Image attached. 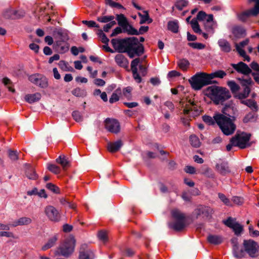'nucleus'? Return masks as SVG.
Instances as JSON below:
<instances>
[{
	"mask_svg": "<svg viewBox=\"0 0 259 259\" xmlns=\"http://www.w3.org/2000/svg\"><path fill=\"white\" fill-rule=\"evenodd\" d=\"M216 170L222 175H226L231 172V170L227 161H222L220 163H217L215 165Z\"/></svg>",
	"mask_w": 259,
	"mask_h": 259,
	"instance_id": "23",
	"label": "nucleus"
},
{
	"mask_svg": "<svg viewBox=\"0 0 259 259\" xmlns=\"http://www.w3.org/2000/svg\"><path fill=\"white\" fill-rule=\"evenodd\" d=\"M223 223L226 226L232 229L236 235H240L243 231V226L236 222L235 219L229 217L227 220L223 221Z\"/></svg>",
	"mask_w": 259,
	"mask_h": 259,
	"instance_id": "13",
	"label": "nucleus"
},
{
	"mask_svg": "<svg viewBox=\"0 0 259 259\" xmlns=\"http://www.w3.org/2000/svg\"><path fill=\"white\" fill-rule=\"evenodd\" d=\"M98 236L99 239L103 242H106L108 241L107 232L105 231H100L98 232Z\"/></svg>",
	"mask_w": 259,
	"mask_h": 259,
	"instance_id": "59",
	"label": "nucleus"
},
{
	"mask_svg": "<svg viewBox=\"0 0 259 259\" xmlns=\"http://www.w3.org/2000/svg\"><path fill=\"white\" fill-rule=\"evenodd\" d=\"M82 23L83 24L87 25L90 28H92V27L99 28V25L98 24H97L95 21H92V20H91V21L83 20L82 21Z\"/></svg>",
	"mask_w": 259,
	"mask_h": 259,
	"instance_id": "63",
	"label": "nucleus"
},
{
	"mask_svg": "<svg viewBox=\"0 0 259 259\" xmlns=\"http://www.w3.org/2000/svg\"><path fill=\"white\" fill-rule=\"evenodd\" d=\"M178 66L183 70L186 71L188 68L190 63L186 59H180L177 62Z\"/></svg>",
	"mask_w": 259,
	"mask_h": 259,
	"instance_id": "41",
	"label": "nucleus"
},
{
	"mask_svg": "<svg viewBox=\"0 0 259 259\" xmlns=\"http://www.w3.org/2000/svg\"><path fill=\"white\" fill-rule=\"evenodd\" d=\"M9 157L12 161H16L19 158V153L17 150L9 149L8 151Z\"/></svg>",
	"mask_w": 259,
	"mask_h": 259,
	"instance_id": "52",
	"label": "nucleus"
},
{
	"mask_svg": "<svg viewBox=\"0 0 259 259\" xmlns=\"http://www.w3.org/2000/svg\"><path fill=\"white\" fill-rule=\"evenodd\" d=\"M207 240L209 243L214 245L220 244L223 241V238L221 236L215 235H209Z\"/></svg>",
	"mask_w": 259,
	"mask_h": 259,
	"instance_id": "32",
	"label": "nucleus"
},
{
	"mask_svg": "<svg viewBox=\"0 0 259 259\" xmlns=\"http://www.w3.org/2000/svg\"><path fill=\"white\" fill-rule=\"evenodd\" d=\"M227 75L226 73L221 70H217L214 72L208 74L210 80H211L214 78H223Z\"/></svg>",
	"mask_w": 259,
	"mask_h": 259,
	"instance_id": "38",
	"label": "nucleus"
},
{
	"mask_svg": "<svg viewBox=\"0 0 259 259\" xmlns=\"http://www.w3.org/2000/svg\"><path fill=\"white\" fill-rule=\"evenodd\" d=\"M75 240L73 237L66 238L55 251V255L68 257L74 251Z\"/></svg>",
	"mask_w": 259,
	"mask_h": 259,
	"instance_id": "6",
	"label": "nucleus"
},
{
	"mask_svg": "<svg viewBox=\"0 0 259 259\" xmlns=\"http://www.w3.org/2000/svg\"><path fill=\"white\" fill-rule=\"evenodd\" d=\"M25 165L26 167L25 175L26 177L30 180H36L38 178V175L36 174L33 167L27 163Z\"/></svg>",
	"mask_w": 259,
	"mask_h": 259,
	"instance_id": "29",
	"label": "nucleus"
},
{
	"mask_svg": "<svg viewBox=\"0 0 259 259\" xmlns=\"http://www.w3.org/2000/svg\"><path fill=\"white\" fill-rule=\"evenodd\" d=\"M202 119L203 121L208 125H214L216 123L214 118L206 115L203 116Z\"/></svg>",
	"mask_w": 259,
	"mask_h": 259,
	"instance_id": "60",
	"label": "nucleus"
},
{
	"mask_svg": "<svg viewBox=\"0 0 259 259\" xmlns=\"http://www.w3.org/2000/svg\"><path fill=\"white\" fill-rule=\"evenodd\" d=\"M68 40H56L53 45L54 49L60 54L67 52L69 48Z\"/></svg>",
	"mask_w": 259,
	"mask_h": 259,
	"instance_id": "20",
	"label": "nucleus"
},
{
	"mask_svg": "<svg viewBox=\"0 0 259 259\" xmlns=\"http://www.w3.org/2000/svg\"><path fill=\"white\" fill-rule=\"evenodd\" d=\"M140 60L139 58H136L134 59L131 62V69L132 71H133L136 69L138 70L137 66L140 63Z\"/></svg>",
	"mask_w": 259,
	"mask_h": 259,
	"instance_id": "64",
	"label": "nucleus"
},
{
	"mask_svg": "<svg viewBox=\"0 0 259 259\" xmlns=\"http://www.w3.org/2000/svg\"><path fill=\"white\" fill-rule=\"evenodd\" d=\"M94 258L95 254L88 245L86 244L81 245L79 250V258L94 259Z\"/></svg>",
	"mask_w": 259,
	"mask_h": 259,
	"instance_id": "17",
	"label": "nucleus"
},
{
	"mask_svg": "<svg viewBox=\"0 0 259 259\" xmlns=\"http://www.w3.org/2000/svg\"><path fill=\"white\" fill-rule=\"evenodd\" d=\"M104 123L105 128L109 132L117 134L120 132V124L117 120L107 118L105 119Z\"/></svg>",
	"mask_w": 259,
	"mask_h": 259,
	"instance_id": "12",
	"label": "nucleus"
},
{
	"mask_svg": "<svg viewBox=\"0 0 259 259\" xmlns=\"http://www.w3.org/2000/svg\"><path fill=\"white\" fill-rule=\"evenodd\" d=\"M195 213L197 218L199 216L203 215V217L208 219L211 218L212 214L213 213V209L209 206L205 205H199L195 209Z\"/></svg>",
	"mask_w": 259,
	"mask_h": 259,
	"instance_id": "15",
	"label": "nucleus"
},
{
	"mask_svg": "<svg viewBox=\"0 0 259 259\" xmlns=\"http://www.w3.org/2000/svg\"><path fill=\"white\" fill-rule=\"evenodd\" d=\"M234 136L237 137V140L235 141L236 147L243 149L251 145L250 144H248L250 139V134L242 132L241 134H236Z\"/></svg>",
	"mask_w": 259,
	"mask_h": 259,
	"instance_id": "8",
	"label": "nucleus"
},
{
	"mask_svg": "<svg viewBox=\"0 0 259 259\" xmlns=\"http://www.w3.org/2000/svg\"><path fill=\"white\" fill-rule=\"evenodd\" d=\"M218 197L225 205L227 206L232 205L230 200L224 194L219 193L218 194Z\"/></svg>",
	"mask_w": 259,
	"mask_h": 259,
	"instance_id": "55",
	"label": "nucleus"
},
{
	"mask_svg": "<svg viewBox=\"0 0 259 259\" xmlns=\"http://www.w3.org/2000/svg\"><path fill=\"white\" fill-rule=\"evenodd\" d=\"M236 109L234 108L232 104H226L222 109L223 114L235 120L236 118L234 116Z\"/></svg>",
	"mask_w": 259,
	"mask_h": 259,
	"instance_id": "24",
	"label": "nucleus"
},
{
	"mask_svg": "<svg viewBox=\"0 0 259 259\" xmlns=\"http://www.w3.org/2000/svg\"><path fill=\"white\" fill-rule=\"evenodd\" d=\"M45 213L49 220L52 222H58L61 220V214L53 206H47L45 208Z\"/></svg>",
	"mask_w": 259,
	"mask_h": 259,
	"instance_id": "10",
	"label": "nucleus"
},
{
	"mask_svg": "<svg viewBox=\"0 0 259 259\" xmlns=\"http://www.w3.org/2000/svg\"><path fill=\"white\" fill-rule=\"evenodd\" d=\"M115 61L120 67L127 68L128 65V61L127 58L121 54H117L115 57Z\"/></svg>",
	"mask_w": 259,
	"mask_h": 259,
	"instance_id": "27",
	"label": "nucleus"
},
{
	"mask_svg": "<svg viewBox=\"0 0 259 259\" xmlns=\"http://www.w3.org/2000/svg\"><path fill=\"white\" fill-rule=\"evenodd\" d=\"M46 188L55 193L58 194L60 193L59 187L51 183L47 184Z\"/></svg>",
	"mask_w": 259,
	"mask_h": 259,
	"instance_id": "56",
	"label": "nucleus"
},
{
	"mask_svg": "<svg viewBox=\"0 0 259 259\" xmlns=\"http://www.w3.org/2000/svg\"><path fill=\"white\" fill-rule=\"evenodd\" d=\"M243 91L238 93L237 94L234 95V97L236 99H246L248 97L250 92L251 88L243 84Z\"/></svg>",
	"mask_w": 259,
	"mask_h": 259,
	"instance_id": "26",
	"label": "nucleus"
},
{
	"mask_svg": "<svg viewBox=\"0 0 259 259\" xmlns=\"http://www.w3.org/2000/svg\"><path fill=\"white\" fill-rule=\"evenodd\" d=\"M40 98L41 94L39 93L27 94L25 96V101L30 104L38 101Z\"/></svg>",
	"mask_w": 259,
	"mask_h": 259,
	"instance_id": "31",
	"label": "nucleus"
},
{
	"mask_svg": "<svg viewBox=\"0 0 259 259\" xmlns=\"http://www.w3.org/2000/svg\"><path fill=\"white\" fill-rule=\"evenodd\" d=\"M178 21L176 20L174 21H169L167 23L168 29L173 33H177L179 31Z\"/></svg>",
	"mask_w": 259,
	"mask_h": 259,
	"instance_id": "36",
	"label": "nucleus"
},
{
	"mask_svg": "<svg viewBox=\"0 0 259 259\" xmlns=\"http://www.w3.org/2000/svg\"><path fill=\"white\" fill-rule=\"evenodd\" d=\"M97 34L98 36L101 38L102 42L106 45H108L109 41V39L107 37L106 34L103 32L101 29H99Z\"/></svg>",
	"mask_w": 259,
	"mask_h": 259,
	"instance_id": "49",
	"label": "nucleus"
},
{
	"mask_svg": "<svg viewBox=\"0 0 259 259\" xmlns=\"http://www.w3.org/2000/svg\"><path fill=\"white\" fill-rule=\"evenodd\" d=\"M245 254L247 253L251 257H256L258 255L259 245L252 239L244 240L243 243Z\"/></svg>",
	"mask_w": 259,
	"mask_h": 259,
	"instance_id": "7",
	"label": "nucleus"
},
{
	"mask_svg": "<svg viewBox=\"0 0 259 259\" xmlns=\"http://www.w3.org/2000/svg\"><path fill=\"white\" fill-rule=\"evenodd\" d=\"M144 51V48L143 45L138 42V45H134L132 46L130 53H129V57L133 58L136 55L137 56H140L142 54H143Z\"/></svg>",
	"mask_w": 259,
	"mask_h": 259,
	"instance_id": "22",
	"label": "nucleus"
},
{
	"mask_svg": "<svg viewBox=\"0 0 259 259\" xmlns=\"http://www.w3.org/2000/svg\"><path fill=\"white\" fill-rule=\"evenodd\" d=\"M123 32L131 35H138V30L129 23L123 28Z\"/></svg>",
	"mask_w": 259,
	"mask_h": 259,
	"instance_id": "35",
	"label": "nucleus"
},
{
	"mask_svg": "<svg viewBox=\"0 0 259 259\" xmlns=\"http://www.w3.org/2000/svg\"><path fill=\"white\" fill-rule=\"evenodd\" d=\"M25 13L24 10H15L9 8L5 10L3 15L4 17L8 19H19L25 16Z\"/></svg>",
	"mask_w": 259,
	"mask_h": 259,
	"instance_id": "9",
	"label": "nucleus"
},
{
	"mask_svg": "<svg viewBox=\"0 0 259 259\" xmlns=\"http://www.w3.org/2000/svg\"><path fill=\"white\" fill-rule=\"evenodd\" d=\"M29 80L41 88H46L48 86V81L46 77L39 74H34L30 75Z\"/></svg>",
	"mask_w": 259,
	"mask_h": 259,
	"instance_id": "11",
	"label": "nucleus"
},
{
	"mask_svg": "<svg viewBox=\"0 0 259 259\" xmlns=\"http://www.w3.org/2000/svg\"><path fill=\"white\" fill-rule=\"evenodd\" d=\"M259 15V9L257 7L244 11L239 14L238 18L242 22H246L250 17H256Z\"/></svg>",
	"mask_w": 259,
	"mask_h": 259,
	"instance_id": "16",
	"label": "nucleus"
},
{
	"mask_svg": "<svg viewBox=\"0 0 259 259\" xmlns=\"http://www.w3.org/2000/svg\"><path fill=\"white\" fill-rule=\"evenodd\" d=\"M231 66L238 73L248 75L252 73L251 69L245 63L239 62L237 64H231Z\"/></svg>",
	"mask_w": 259,
	"mask_h": 259,
	"instance_id": "19",
	"label": "nucleus"
},
{
	"mask_svg": "<svg viewBox=\"0 0 259 259\" xmlns=\"http://www.w3.org/2000/svg\"><path fill=\"white\" fill-rule=\"evenodd\" d=\"M238 80L240 81V84L242 87H243V84L246 85L247 87L252 86L254 84V81L252 80L251 77H249L246 78L244 77L239 78Z\"/></svg>",
	"mask_w": 259,
	"mask_h": 259,
	"instance_id": "43",
	"label": "nucleus"
},
{
	"mask_svg": "<svg viewBox=\"0 0 259 259\" xmlns=\"http://www.w3.org/2000/svg\"><path fill=\"white\" fill-rule=\"evenodd\" d=\"M107 4H108L112 8H116L117 9H125V8L119 3L115 2L112 0H107Z\"/></svg>",
	"mask_w": 259,
	"mask_h": 259,
	"instance_id": "62",
	"label": "nucleus"
},
{
	"mask_svg": "<svg viewBox=\"0 0 259 259\" xmlns=\"http://www.w3.org/2000/svg\"><path fill=\"white\" fill-rule=\"evenodd\" d=\"M111 43L115 51L119 53H126L129 56L132 46L138 44V39L136 37L123 38H113Z\"/></svg>",
	"mask_w": 259,
	"mask_h": 259,
	"instance_id": "2",
	"label": "nucleus"
},
{
	"mask_svg": "<svg viewBox=\"0 0 259 259\" xmlns=\"http://www.w3.org/2000/svg\"><path fill=\"white\" fill-rule=\"evenodd\" d=\"M72 116L73 118V119L76 121V122H80L82 121L83 119V116L81 113L79 112L78 111H74L72 113Z\"/></svg>",
	"mask_w": 259,
	"mask_h": 259,
	"instance_id": "57",
	"label": "nucleus"
},
{
	"mask_svg": "<svg viewBox=\"0 0 259 259\" xmlns=\"http://www.w3.org/2000/svg\"><path fill=\"white\" fill-rule=\"evenodd\" d=\"M53 35L56 40H68L69 39V31L61 27L56 28L53 30Z\"/></svg>",
	"mask_w": 259,
	"mask_h": 259,
	"instance_id": "18",
	"label": "nucleus"
},
{
	"mask_svg": "<svg viewBox=\"0 0 259 259\" xmlns=\"http://www.w3.org/2000/svg\"><path fill=\"white\" fill-rule=\"evenodd\" d=\"M56 161L57 163L60 164L64 170L70 166V162L68 158L64 155H60L56 159Z\"/></svg>",
	"mask_w": 259,
	"mask_h": 259,
	"instance_id": "30",
	"label": "nucleus"
},
{
	"mask_svg": "<svg viewBox=\"0 0 259 259\" xmlns=\"http://www.w3.org/2000/svg\"><path fill=\"white\" fill-rule=\"evenodd\" d=\"M218 44L222 52L225 53L231 52V46L227 40L224 38L220 39L218 41Z\"/></svg>",
	"mask_w": 259,
	"mask_h": 259,
	"instance_id": "28",
	"label": "nucleus"
},
{
	"mask_svg": "<svg viewBox=\"0 0 259 259\" xmlns=\"http://www.w3.org/2000/svg\"><path fill=\"white\" fill-rule=\"evenodd\" d=\"M48 169L52 172L57 175L61 172V168L59 166L54 164L49 163L48 164Z\"/></svg>",
	"mask_w": 259,
	"mask_h": 259,
	"instance_id": "48",
	"label": "nucleus"
},
{
	"mask_svg": "<svg viewBox=\"0 0 259 259\" xmlns=\"http://www.w3.org/2000/svg\"><path fill=\"white\" fill-rule=\"evenodd\" d=\"M144 14H142L140 12H139L138 13L139 16L141 18V20L139 22V23L140 24L146 23V22L148 20V18H149V14H148V12L147 11H144Z\"/></svg>",
	"mask_w": 259,
	"mask_h": 259,
	"instance_id": "53",
	"label": "nucleus"
},
{
	"mask_svg": "<svg viewBox=\"0 0 259 259\" xmlns=\"http://www.w3.org/2000/svg\"><path fill=\"white\" fill-rule=\"evenodd\" d=\"M232 244V252L233 256L236 258H242L245 256L244 248L240 246L237 238H233L231 240Z\"/></svg>",
	"mask_w": 259,
	"mask_h": 259,
	"instance_id": "14",
	"label": "nucleus"
},
{
	"mask_svg": "<svg viewBox=\"0 0 259 259\" xmlns=\"http://www.w3.org/2000/svg\"><path fill=\"white\" fill-rule=\"evenodd\" d=\"M205 95L209 97L215 105L222 104L231 97L228 89L215 85L208 87L205 90Z\"/></svg>",
	"mask_w": 259,
	"mask_h": 259,
	"instance_id": "1",
	"label": "nucleus"
},
{
	"mask_svg": "<svg viewBox=\"0 0 259 259\" xmlns=\"http://www.w3.org/2000/svg\"><path fill=\"white\" fill-rule=\"evenodd\" d=\"M116 20L118 22V25L122 29L128 23L127 18L122 14H117Z\"/></svg>",
	"mask_w": 259,
	"mask_h": 259,
	"instance_id": "37",
	"label": "nucleus"
},
{
	"mask_svg": "<svg viewBox=\"0 0 259 259\" xmlns=\"http://www.w3.org/2000/svg\"><path fill=\"white\" fill-rule=\"evenodd\" d=\"M32 220L29 218L22 217L18 219L17 221L14 222L11 225L13 227L22 225H27L30 224Z\"/></svg>",
	"mask_w": 259,
	"mask_h": 259,
	"instance_id": "33",
	"label": "nucleus"
},
{
	"mask_svg": "<svg viewBox=\"0 0 259 259\" xmlns=\"http://www.w3.org/2000/svg\"><path fill=\"white\" fill-rule=\"evenodd\" d=\"M71 93L74 96L78 97L85 96L87 94L85 90L79 88H76L73 89Z\"/></svg>",
	"mask_w": 259,
	"mask_h": 259,
	"instance_id": "46",
	"label": "nucleus"
},
{
	"mask_svg": "<svg viewBox=\"0 0 259 259\" xmlns=\"http://www.w3.org/2000/svg\"><path fill=\"white\" fill-rule=\"evenodd\" d=\"M189 81L192 88L195 90H199L204 86L214 82L210 80L208 74L203 72L196 73Z\"/></svg>",
	"mask_w": 259,
	"mask_h": 259,
	"instance_id": "4",
	"label": "nucleus"
},
{
	"mask_svg": "<svg viewBox=\"0 0 259 259\" xmlns=\"http://www.w3.org/2000/svg\"><path fill=\"white\" fill-rule=\"evenodd\" d=\"M191 145L194 147H199L200 145V142L198 138L195 135H191L189 138Z\"/></svg>",
	"mask_w": 259,
	"mask_h": 259,
	"instance_id": "47",
	"label": "nucleus"
},
{
	"mask_svg": "<svg viewBox=\"0 0 259 259\" xmlns=\"http://www.w3.org/2000/svg\"><path fill=\"white\" fill-rule=\"evenodd\" d=\"M240 104L246 106L252 111L257 112L258 110V106L257 102L253 99H238Z\"/></svg>",
	"mask_w": 259,
	"mask_h": 259,
	"instance_id": "21",
	"label": "nucleus"
},
{
	"mask_svg": "<svg viewBox=\"0 0 259 259\" xmlns=\"http://www.w3.org/2000/svg\"><path fill=\"white\" fill-rule=\"evenodd\" d=\"M202 174L209 178H214L215 175L212 170L209 167H206Z\"/></svg>",
	"mask_w": 259,
	"mask_h": 259,
	"instance_id": "58",
	"label": "nucleus"
},
{
	"mask_svg": "<svg viewBox=\"0 0 259 259\" xmlns=\"http://www.w3.org/2000/svg\"><path fill=\"white\" fill-rule=\"evenodd\" d=\"M254 112H252L251 111L246 114L243 119V123H247L249 122L254 121L255 120V118H256V115Z\"/></svg>",
	"mask_w": 259,
	"mask_h": 259,
	"instance_id": "42",
	"label": "nucleus"
},
{
	"mask_svg": "<svg viewBox=\"0 0 259 259\" xmlns=\"http://www.w3.org/2000/svg\"><path fill=\"white\" fill-rule=\"evenodd\" d=\"M213 118L224 135L229 136L234 133L236 128L233 122L235 120L221 113L215 114Z\"/></svg>",
	"mask_w": 259,
	"mask_h": 259,
	"instance_id": "3",
	"label": "nucleus"
},
{
	"mask_svg": "<svg viewBox=\"0 0 259 259\" xmlns=\"http://www.w3.org/2000/svg\"><path fill=\"white\" fill-rule=\"evenodd\" d=\"M228 85L230 88L233 96L238 94V91L240 90V86L236 83L234 81H229L227 83Z\"/></svg>",
	"mask_w": 259,
	"mask_h": 259,
	"instance_id": "39",
	"label": "nucleus"
},
{
	"mask_svg": "<svg viewBox=\"0 0 259 259\" xmlns=\"http://www.w3.org/2000/svg\"><path fill=\"white\" fill-rule=\"evenodd\" d=\"M114 19L113 15L100 16L97 18V21L101 23H107Z\"/></svg>",
	"mask_w": 259,
	"mask_h": 259,
	"instance_id": "51",
	"label": "nucleus"
},
{
	"mask_svg": "<svg viewBox=\"0 0 259 259\" xmlns=\"http://www.w3.org/2000/svg\"><path fill=\"white\" fill-rule=\"evenodd\" d=\"M171 214L174 221L168 223V226L176 231H181L186 226L185 215L178 209L171 210Z\"/></svg>",
	"mask_w": 259,
	"mask_h": 259,
	"instance_id": "5",
	"label": "nucleus"
},
{
	"mask_svg": "<svg viewBox=\"0 0 259 259\" xmlns=\"http://www.w3.org/2000/svg\"><path fill=\"white\" fill-rule=\"evenodd\" d=\"M188 4V1L187 0H179L175 4V7L179 10H182L183 9L186 7Z\"/></svg>",
	"mask_w": 259,
	"mask_h": 259,
	"instance_id": "50",
	"label": "nucleus"
},
{
	"mask_svg": "<svg viewBox=\"0 0 259 259\" xmlns=\"http://www.w3.org/2000/svg\"><path fill=\"white\" fill-rule=\"evenodd\" d=\"M188 45L194 49L202 50L205 48V45L199 42H189Z\"/></svg>",
	"mask_w": 259,
	"mask_h": 259,
	"instance_id": "54",
	"label": "nucleus"
},
{
	"mask_svg": "<svg viewBox=\"0 0 259 259\" xmlns=\"http://www.w3.org/2000/svg\"><path fill=\"white\" fill-rule=\"evenodd\" d=\"M217 22L204 23V27L205 30L207 32L211 34H213L214 32V29L217 27Z\"/></svg>",
	"mask_w": 259,
	"mask_h": 259,
	"instance_id": "40",
	"label": "nucleus"
},
{
	"mask_svg": "<svg viewBox=\"0 0 259 259\" xmlns=\"http://www.w3.org/2000/svg\"><path fill=\"white\" fill-rule=\"evenodd\" d=\"M232 32L236 36L239 37L245 33V30L241 26H236L233 28Z\"/></svg>",
	"mask_w": 259,
	"mask_h": 259,
	"instance_id": "44",
	"label": "nucleus"
},
{
	"mask_svg": "<svg viewBox=\"0 0 259 259\" xmlns=\"http://www.w3.org/2000/svg\"><path fill=\"white\" fill-rule=\"evenodd\" d=\"M237 140V137L234 136L230 140V143L227 145L226 149L228 151H230L233 146L236 147L235 141Z\"/></svg>",
	"mask_w": 259,
	"mask_h": 259,
	"instance_id": "61",
	"label": "nucleus"
},
{
	"mask_svg": "<svg viewBox=\"0 0 259 259\" xmlns=\"http://www.w3.org/2000/svg\"><path fill=\"white\" fill-rule=\"evenodd\" d=\"M191 24L193 31L195 33L199 34L201 33V30L196 19L193 18L191 21Z\"/></svg>",
	"mask_w": 259,
	"mask_h": 259,
	"instance_id": "45",
	"label": "nucleus"
},
{
	"mask_svg": "<svg viewBox=\"0 0 259 259\" xmlns=\"http://www.w3.org/2000/svg\"><path fill=\"white\" fill-rule=\"evenodd\" d=\"M58 240L57 235H54L51 237L48 242L42 247V250H46L55 245Z\"/></svg>",
	"mask_w": 259,
	"mask_h": 259,
	"instance_id": "34",
	"label": "nucleus"
},
{
	"mask_svg": "<svg viewBox=\"0 0 259 259\" xmlns=\"http://www.w3.org/2000/svg\"><path fill=\"white\" fill-rule=\"evenodd\" d=\"M123 146V142L121 140H118L114 142H109L107 145L108 150L111 153L118 151Z\"/></svg>",
	"mask_w": 259,
	"mask_h": 259,
	"instance_id": "25",
	"label": "nucleus"
}]
</instances>
